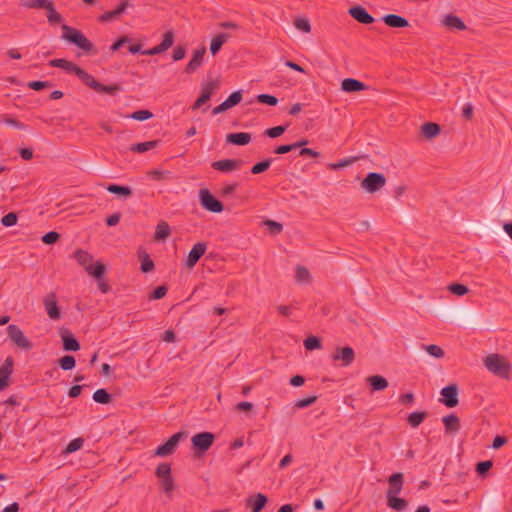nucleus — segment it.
Masks as SVG:
<instances>
[{
    "mask_svg": "<svg viewBox=\"0 0 512 512\" xmlns=\"http://www.w3.org/2000/svg\"><path fill=\"white\" fill-rule=\"evenodd\" d=\"M486 369L492 374L508 378L511 370V365L506 357L499 354H490L484 359Z\"/></svg>",
    "mask_w": 512,
    "mask_h": 512,
    "instance_id": "1",
    "label": "nucleus"
},
{
    "mask_svg": "<svg viewBox=\"0 0 512 512\" xmlns=\"http://www.w3.org/2000/svg\"><path fill=\"white\" fill-rule=\"evenodd\" d=\"M62 30V39L75 44L78 48L87 52L93 49V44L79 30L66 24L62 25Z\"/></svg>",
    "mask_w": 512,
    "mask_h": 512,
    "instance_id": "2",
    "label": "nucleus"
},
{
    "mask_svg": "<svg viewBox=\"0 0 512 512\" xmlns=\"http://www.w3.org/2000/svg\"><path fill=\"white\" fill-rule=\"evenodd\" d=\"M386 185V178L381 173L370 172L361 182V188L367 193H375Z\"/></svg>",
    "mask_w": 512,
    "mask_h": 512,
    "instance_id": "3",
    "label": "nucleus"
},
{
    "mask_svg": "<svg viewBox=\"0 0 512 512\" xmlns=\"http://www.w3.org/2000/svg\"><path fill=\"white\" fill-rule=\"evenodd\" d=\"M8 338L19 348L23 350H30L33 348L32 342L24 335L23 331L15 324L8 325L7 329Z\"/></svg>",
    "mask_w": 512,
    "mask_h": 512,
    "instance_id": "4",
    "label": "nucleus"
},
{
    "mask_svg": "<svg viewBox=\"0 0 512 512\" xmlns=\"http://www.w3.org/2000/svg\"><path fill=\"white\" fill-rule=\"evenodd\" d=\"M199 201L201 206L207 211L213 213H220L223 211L222 203L217 200L208 189H201L199 191Z\"/></svg>",
    "mask_w": 512,
    "mask_h": 512,
    "instance_id": "5",
    "label": "nucleus"
},
{
    "mask_svg": "<svg viewBox=\"0 0 512 512\" xmlns=\"http://www.w3.org/2000/svg\"><path fill=\"white\" fill-rule=\"evenodd\" d=\"M214 439V434L210 432H201L195 434L191 438V443L196 452L203 453L206 452L212 446Z\"/></svg>",
    "mask_w": 512,
    "mask_h": 512,
    "instance_id": "6",
    "label": "nucleus"
},
{
    "mask_svg": "<svg viewBox=\"0 0 512 512\" xmlns=\"http://www.w3.org/2000/svg\"><path fill=\"white\" fill-rule=\"evenodd\" d=\"M183 436V432H177L174 435H172L167 442H165L163 445L157 448L155 455L159 457H166L172 454L179 445L180 440L183 438Z\"/></svg>",
    "mask_w": 512,
    "mask_h": 512,
    "instance_id": "7",
    "label": "nucleus"
},
{
    "mask_svg": "<svg viewBox=\"0 0 512 512\" xmlns=\"http://www.w3.org/2000/svg\"><path fill=\"white\" fill-rule=\"evenodd\" d=\"M333 361H340L342 366H349L355 359L354 350L349 347H338L331 356Z\"/></svg>",
    "mask_w": 512,
    "mask_h": 512,
    "instance_id": "8",
    "label": "nucleus"
},
{
    "mask_svg": "<svg viewBox=\"0 0 512 512\" xmlns=\"http://www.w3.org/2000/svg\"><path fill=\"white\" fill-rule=\"evenodd\" d=\"M440 394L442 396L441 402L446 407L452 408L458 404V388L455 384L442 388Z\"/></svg>",
    "mask_w": 512,
    "mask_h": 512,
    "instance_id": "9",
    "label": "nucleus"
},
{
    "mask_svg": "<svg viewBox=\"0 0 512 512\" xmlns=\"http://www.w3.org/2000/svg\"><path fill=\"white\" fill-rule=\"evenodd\" d=\"M45 311L51 320H59L61 313L57 305L56 295L54 293L47 294L43 299Z\"/></svg>",
    "mask_w": 512,
    "mask_h": 512,
    "instance_id": "10",
    "label": "nucleus"
},
{
    "mask_svg": "<svg viewBox=\"0 0 512 512\" xmlns=\"http://www.w3.org/2000/svg\"><path fill=\"white\" fill-rule=\"evenodd\" d=\"M206 244L202 242L196 243L192 249L190 250L187 259L186 266L189 268H193L199 259L204 255L206 251Z\"/></svg>",
    "mask_w": 512,
    "mask_h": 512,
    "instance_id": "11",
    "label": "nucleus"
},
{
    "mask_svg": "<svg viewBox=\"0 0 512 512\" xmlns=\"http://www.w3.org/2000/svg\"><path fill=\"white\" fill-rule=\"evenodd\" d=\"M267 501L268 499L263 493H256L246 499V506L251 509V512H261Z\"/></svg>",
    "mask_w": 512,
    "mask_h": 512,
    "instance_id": "12",
    "label": "nucleus"
},
{
    "mask_svg": "<svg viewBox=\"0 0 512 512\" xmlns=\"http://www.w3.org/2000/svg\"><path fill=\"white\" fill-rule=\"evenodd\" d=\"M129 6L130 4L128 3V1L124 0L117 6L116 9L107 11L104 14H102L99 17V20L101 22H112L119 18L122 14H124Z\"/></svg>",
    "mask_w": 512,
    "mask_h": 512,
    "instance_id": "13",
    "label": "nucleus"
},
{
    "mask_svg": "<svg viewBox=\"0 0 512 512\" xmlns=\"http://www.w3.org/2000/svg\"><path fill=\"white\" fill-rule=\"evenodd\" d=\"M205 53V47H201L200 49L194 51L192 58L190 59L189 63L185 68V72L192 73L195 70H197L203 64Z\"/></svg>",
    "mask_w": 512,
    "mask_h": 512,
    "instance_id": "14",
    "label": "nucleus"
},
{
    "mask_svg": "<svg viewBox=\"0 0 512 512\" xmlns=\"http://www.w3.org/2000/svg\"><path fill=\"white\" fill-rule=\"evenodd\" d=\"M212 167L220 172H232L240 167V161L233 159H223L212 163Z\"/></svg>",
    "mask_w": 512,
    "mask_h": 512,
    "instance_id": "15",
    "label": "nucleus"
},
{
    "mask_svg": "<svg viewBox=\"0 0 512 512\" xmlns=\"http://www.w3.org/2000/svg\"><path fill=\"white\" fill-rule=\"evenodd\" d=\"M389 489L386 495H399L403 487V474L395 473L388 479Z\"/></svg>",
    "mask_w": 512,
    "mask_h": 512,
    "instance_id": "16",
    "label": "nucleus"
},
{
    "mask_svg": "<svg viewBox=\"0 0 512 512\" xmlns=\"http://www.w3.org/2000/svg\"><path fill=\"white\" fill-rule=\"evenodd\" d=\"M349 14L358 22L362 24H371L374 18L361 6L352 7L349 10Z\"/></svg>",
    "mask_w": 512,
    "mask_h": 512,
    "instance_id": "17",
    "label": "nucleus"
},
{
    "mask_svg": "<svg viewBox=\"0 0 512 512\" xmlns=\"http://www.w3.org/2000/svg\"><path fill=\"white\" fill-rule=\"evenodd\" d=\"M63 341V348L66 351H77L80 349V345L76 338L67 330L61 333Z\"/></svg>",
    "mask_w": 512,
    "mask_h": 512,
    "instance_id": "18",
    "label": "nucleus"
},
{
    "mask_svg": "<svg viewBox=\"0 0 512 512\" xmlns=\"http://www.w3.org/2000/svg\"><path fill=\"white\" fill-rule=\"evenodd\" d=\"M383 21L386 25L392 28H403L409 25L406 18L396 14H388L384 16Z\"/></svg>",
    "mask_w": 512,
    "mask_h": 512,
    "instance_id": "19",
    "label": "nucleus"
},
{
    "mask_svg": "<svg viewBox=\"0 0 512 512\" xmlns=\"http://www.w3.org/2000/svg\"><path fill=\"white\" fill-rule=\"evenodd\" d=\"M341 88L343 91L350 93L364 90L365 85L363 82L357 79L346 78L342 81Z\"/></svg>",
    "mask_w": 512,
    "mask_h": 512,
    "instance_id": "20",
    "label": "nucleus"
},
{
    "mask_svg": "<svg viewBox=\"0 0 512 512\" xmlns=\"http://www.w3.org/2000/svg\"><path fill=\"white\" fill-rule=\"evenodd\" d=\"M226 140L231 144L243 146L251 141V136L245 132L231 133L227 135Z\"/></svg>",
    "mask_w": 512,
    "mask_h": 512,
    "instance_id": "21",
    "label": "nucleus"
},
{
    "mask_svg": "<svg viewBox=\"0 0 512 512\" xmlns=\"http://www.w3.org/2000/svg\"><path fill=\"white\" fill-rule=\"evenodd\" d=\"M50 65L52 67H59L65 70L68 73H73L76 75L77 70H79V66L74 64L73 62L67 61L65 59H53L50 61Z\"/></svg>",
    "mask_w": 512,
    "mask_h": 512,
    "instance_id": "22",
    "label": "nucleus"
},
{
    "mask_svg": "<svg viewBox=\"0 0 512 512\" xmlns=\"http://www.w3.org/2000/svg\"><path fill=\"white\" fill-rule=\"evenodd\" d=\"M230 38V35L227 33H219L214 36L210 43V52L215 55L219 52L222 45Z\"/></svg>",
    "mask_w": 512,
    "mask_h": 512,
    "instance_id": "23",
    "label": "nucleus"
},
{
    "mask_svg": "<svg viewBox=\"0 0 512 512\" xmlns=\"http://www.w3.org/2000/svg\"><path fill=\"white\" fill-rule=\"evenodd\" d=\"M295 280L299 284H308L311 282V274L309 270L302 266L297 265L295 268Z\"/></svg>",
    "mask_w": 512,
    "mask_h": 512,
    "instance_id": "24",
    "label": "nucleus"
},
{
    "mask_svg": "<svg viewBox=\"0 0 512 512\" xmlns=\"http://www.w3.org/2000/svg\"><path fill=\"white\" fill-rule=\"evenodd\" d=\"M387 505L393 510L403 511L407 507L406 500L399 498L398 495H386Z\"/></svg>",
    "mask_w": 512,
    "mask_h": 512,
    "instance_id": "25",
    "label": "nucleus"
},
{
    "mask_svg": "<svg viewBox=\"0 0 512 512\" xmlns=\"http://www.w3.org/2000/svg\"><path fill=\"white\" fill-rule=\"evenodd\" d=\"M85 271L96 280H100L104 276L105 266L100 261H96L90 264Z\"/></svg>",
    "mask_w": 512,
    "mask_h": 512,
    "instance_id": "26",
    "label": "nucleus"
},
{
    "mask_svg": "<svg viewBox=\"0 0 512 512\" xmlns=\"http://www.w3.org/2000/svg\"><path fill=\"white\" fill-rule=\"evenodd\" d=\"M74 258L79 265L84 267L85 270L93 263V256L89 252L81 249L75 251Z\"/></svg>",
    "mask_w": 512,
    "mask_h": 512,
    "instance_id": "27",
    "label": "nucleus"
},
{
    "mask_svg": "<svg viewBox=\"0 0 512 512\" xmlns=\"http://www.w3.org/2000/svg\"><path fill=\"white\" fill-rule=\"evenodd\" d=\"M53 3L50 0H30L22 1L20 5L28 9H45L47 10Z\"/></svg>",
    "mask_w": 512,
    "mask_h": 512,
    "instance_id": "28",
    "label": "nucleus"
},
{
    "mask_svg": "<svg viewBox=\"0 0 512 512\" xmlns=\"http://www.w3.org/2000/svg\"><path fill=\"white\" fill-rule=\"evenodd\" d=\"M76 76L80 80H82L87 86H89L93 90H96L99 81H97L91 74L87 73L82 68H79V70H77Z\"/></svg>",
    "mask_w": 512,
    "mask_h": 512,
    "instance_id": "29",
    "label": "nucleus"
},
{
    "mask_svg": "<svg viewBox=\"0 0 512 512\" xmlns=\"http://www.w3.org/2000/svg\"><path fill=\"white\" fill-rule=\"evenodd\" d=\"M440 132V127L436 123L428 122L422 125L421 133L424 137L431 139L436 137Z\"/></svg>",
    "mask_w": 512,
    "mask_h": 512,
    "instance_id": "30",
    "label": "nucleus"
},
{
    "mask_svg": "<svg viewBox=\"0 0 512 512\" xmlns=\"http://www.w3.org/2000/svg\"><path fill=\"white\" fill-rule=\"evenodd\" d=\"M367 381L371 385L373 391H381L388 386L387 380L379 375L370 376L367 378Z\"/></svg>",
    "mask_w": 512,
    "mask_h": 512,
    "instance_id": "31",
    "label": "nucleus"
},
{
    "mask_svg": "<svg viewBox=\"0 0 512 512\" xmlns=\"http://www.w3.org/2000/svg\"><path fill=\"white\" fill-rule=\"evenodd\" d=\"M442 421L445 425V429L447 432H456L459 430V419L456 415L450 414L444 416Z\"/></svg>",
    "mask_w": 512,
    "mask_h": 512,
    "instance_id": "32",
    "label": "nucleus"
},
{
    "mask_svg": "<svg viewBox=\"0 0 512 512\" xmlns=\"http://www.w3.org/2000/svg\"><path fill=\"white\" fill-rule=\"evenodd\" d=\"M443 23L448 28L455 29V30H463L465 28L464 22L459 17L454 16V15H447L444 18Z\"/></svg>",
    "mask_w": 512,
    "mask_h": 512,
    "instance_id": "33",
    "label": "nucleus"
},
{
    "mask_svg": "<svg viewBox=\"0 0 512 512\" xmlns=\"http://www.w3.org/2000/svg\"><path fill=\"white\" fill-rule=\"evenodd\" d=\"M170 227L167 222L161 221L158 223L155 231L156 240H165L170 235Z\"/></svg>",
    "mask_w": 512,
    "mask_h": 512,
    "instance_id": "34",
    "label": "nucleus"
},
{
    "mask_svg": "<svg viewBox=\"0 0 512 512\" xmlns=\"http://www.w3.org/2000/svg\"><path fill=\"white\" fill-rule=\"evenodd\" d=\"M157 141H147L138 144H134L130 147V150L136 153H145L157 146Z\"/></svg>",
    "mask_w": 512,
    "mask_h": 512,
    "instance_id": "35",
    "label": "nucleus"
},
{
    "mask_svg": "<svg viewBox=\"0 0 512 512\" xmlns=\"http://www.w3.org/2000/svg\"><path fill=\"white\" fill-rule=\"evenodd\" d=\"M106 189L110 193H113V194H116L119 196H123V197L130 196L131 192H132L128 186H120V185H116V184H110L107 186Z\"/></svg>",
    "mask_w": 512,
    "mask_h": 512,
    "instance_id": "36",
    "label": "nucleus"
},
{
    "mask_svg": "<svg viewBox=\"0 0 512 512\" xmlns=\"http://www.w3.org/2000/svg\"><path fill=\"white\" fill-rule=\"evenodd\" d=\"M14 361L12 357H7L4 364L0 367V376L9 381L13 372Z\"/></svg>",
    "mask_w": 512,
    "mask_h": 512,
    "instance_id": "37",
    "label": "nucleus"
},
{
    "mask_svg": "<svg viewBox=\"0 0 512 512\" xmlns=\"http://www.w3.org/2000/svg\"><path fill=\"white\" fill-rule=\"evenodd\" d=\"M148 176L151 180L154 181H162V180H168L171 178V172L167 170H152L148 173Z\"/></svg>",
    "mask_w": 512,
    "mask_h": 512,
    "instance_id": "38",
    "label": "nucleus"
},
{
    "mask_svg": "<svg viewBox=\"0 0 512 512\" xmlns=\"http://www.w3.org/2000/svg\"><path fill=\"white\" fill-rule=\"evenodd\" d=\"M47 20L50 24H57L63 21V17L57 12L54 4H52L47 10Z\"/></svg>",
    "mask_w": 512,
    "mask_h": 512,
    "instance_id": "39",
    "label": "nucleus"
},
{
    "mask_svg": "<svg viewBox=\"0 0 512 512\" xmlns=\"http://www.w3.org/2000/svg\"><path fill=\"white\" fill-rule=\"evenodd\" d=\"M110 399L111 396L105 389H98L93 393V400L96 403L107 404Z\"/></svg>",
    "mask_w": 512,
    "mask_h": 512,
    "instance_id": "40",
    "label": "nucleus"
},
{
    "mask_svg": "<svg viewBox=\"0 0 512 512\" xmlns=\"http://www.w3.org/2000/svg\"><path fill=\"white\" fill-rule=\"evenodd\" d=\"M84 440L82 438H75L72 441L69 442V444L66 446L64 450V454H71L78 450H80L83 447Z\"/></svg>",
    "mask_w": 512,
    "mask_h": 512,
    "instance_id": "41",
    "label": "nucleus"
},
{
    "mask_svg": "<svg viewBox=\"0 0 512 512\" xmlns=\"http://www.w3.org/2000/svg\"><path fill=\"white\" fill-rule=\"evenodd\" d=\"M304 347L308 351H313L316 349H321L322 344H321L319 338H317L316 336H310L304 340Z\"/></svg>",
    "mask_w": 512,
    "mask_h": 512,
    "instance_id": "42",
    "label": "nucleus"
},
{
    "mask_svg": "<svg viewBox=\"0 0 512 512\" xmlns=\"http://www.w3.org/2000/svg\"><path fill=\"white\" fill-rule=\"evenodd\" d=\"M423 349L434 358H442L444 356V351L442 348L435 344L423 345Z\"/></svg>",
    "mask_w": 512,
    "mask_h": 512,
    "instance_id": "43",
    "label": "nucleus"
},
{
    "mask_svg": "<svg viewBox=\"0 0 512 512\" xmlns=\"http://www.w3.org/2000/svg\"><path fill=\"white\" fill-rule=\"evenodd\" d=\"M294 25L299 31L303 33H309L311 31V24L305 17L297 18L294 22Z\"/></svg>",
    "mask_w": 512,
    "mask_h": 512,
    "instance_id": "44",
    "label": "nucleus"
},
{
    "mask_svg": "<svg viewBox=\"0 0 512 512\" xmlns=\"http://www.w3.org/2000/svg\"><path fill=\"white\" fill-rule=\"evenodd\" d=\"M425 418V413L423 412H413L408 417V422L412 427H418Z\"/></svg>",
    "mask_w": 512,
    "mask_h": 512,
    "instance_id": "45",
    "label": "nucleus"
},
{
    "mask_svg": "<svg viewBox=\"0 0 512 512\" xmlns=\"http://www.w3.org/2000/svg\"><path fill=\"white\" fill-rule=\"evenodd\" d=\"M159 480H160V487L163 490V492L166 494H170L175 487L173 478L166 477V478H162Z\"/></svg>",
    "mask_w": 512,
    "mask_h": 512,
    "instance_id": "46",
    "label": "nucleus"
},
{
    "mask_svg": "<svg viewBox=\"0 0 512 512\" xmlns=\"http://www.w3.org/2000/svg\"><path fill=\"white\" fill-rule=\"evenodd\" d=\"M174 42V35L172 31H167L164 36L162 42L159 44L161 49L165 52L168 50Z\"/></svg>",
    "mask_w": 512,
    "mask_h": 512,
    "instance_id": "47",
    "label": "nucleus"
},
{
    "mask_svg": "<svg viewBox=\"0 0 512 512\" xmlns=\"http://www.w3.org/2000/svg\"><path fill=\"white\" fill-rule=\"evenodd\" d=\"M271 163H272V159H266L262 162L256 163L252 167L251 172L253 174H260V173L266 171L270 167Z\"/></svg>",
    "mask_w": 512,
    "mask_h": 512,
    "instance_id": "48",
    "label": "nucleus"
},
{
    "mask_svg": "<svg viewBox=\"0 0 512 512\" xmlns=\"http://www.w3.org/2000/svg\"><path fill=\"white\" fill-rule=\"evenodd\" d=\"M257 101L263 104H267L269 106H275L278 103V99L269 94H259L256 97Z\"/></svg>",
    "mask_w": 512,
    "mask_h": 512,
    "instance_id": "49",
    "label": "nucleus"
},
{
    "mask_svg": "<svg viewBox=\"0 0 512 512\" xmlns=\"http://www.w3.org/2000/svg\"><path fill=\"white\" fill-rule=\"evenodd\" d=\"M156 475L159 479L171 477V467L167 463L160 464L156 469Z\"/></svg>",
    "mask_w": 512,
    "mask_h": 512,
    "instance_id": "50",
    "label": "nucleus"
},
{
    "mask_svg": "<svg viewBox=\"0 0 512 512\" xmlns=\"http://www.w3.org/2000/svg\"><path fill=\"white\" fill-rule=\"evenodd\" d=\"M141 257V270L144 272V273H147V272H150L153 270L154 268V263L153 261L149 258V256L147 254H143V255H140Z\"/></svg>",
    "mask_w": 512,
    "mask_h": 512,
    "instance_id": "51",
    "label": "nucleus"
},
{
    "mask_svg": "<svg viewBox=\"0 0 512 512\" xmlns=\"http://www.w3.org/2000/svg\"><path fill=\"white\" fill-rule=\"evenodd\" d=\"M120 90V86L117 84L113 85H103L99 82L95 91L100 93L114 94L115 92Z\"/></svg>",
    "mask_w": 512,
    "mask_h": 512,
    "instance_id": "52",
    "label": "nucleus"
},
{
    "mask_svg": "<svg viewBox=\"0 0 512 512\" xmlns=\"http://www.w3.org/2000/svg\"><path fill=\"white\" fill-rule=\"evenodd\" d=\"M60 367L63 370H71L75 367V359L71 355H66L60 359Z\"/></svg>",
    "mask_w": 512,
    "mask_h": 512,
    "instance_id": "53",
    "label": "nucleus"
},
{
    "mask_svg": "<svg viewBox=\"0 0 512 512\" xmlns=\"http://www.w3.org/2000/svg\"><path fill=\"white\" fill-rule=\"evenodd\" d=\"M129 117L137 121H145L152 117V113L148 110H138L133 112Z\"/></svg>",
    "mask_w": 512,
    "mask_h": 512,
    "instance_id": "54",
    "label": "nucleus"
},
{
    "mask_svg": "<svg viewBox=\"0 0 512 512\" xmlns=\"http://www.w3.org/2000/svg\"><path fill=\"white\" fill-rule=\"evenodd\" d=\"M449 291L457 296H463L465 295L467 292H468V288L467 286L463 285V284H458V283H455V284H451L449 287H448Z\"/></svg>",
    "mask_w": 512,
    "mask_h": 512,
    "instance_id": "55",
    "label": "nucleus"
},
{
    "mask_svg": "<svg viewBox=\"0 0 512 512\" xmlns=\"http://www.w3.org/2000/svg\"><path fill=\"white\" fill-rule=\"evenodd\" d=\"M1 223L5 227H12L17 223V215L13 212H10L2 218Z\"/></svg>",
    "mask_w": 512,
    "mask_h": 512,
    "instance_id": "56",
    "label": "nucleus"
},
{
    "mask_svg": "<svg viewBox=\"0 0 512 512\" xmlns=\"http://www.w3.org/2000/svg\"><path fill=\"white\" fill-rule=\"evenodd\" d=\"M216 88H217V84L215 82L211 81V82H208V83L202 85L201 93L203 95H206L208 97V99H210V97L212 96V94L214 93Z\"/></svg>",
    "mask_w": 512,
    "mask_h": 512,
    "instance_id": "57",
    "label": "nucleus"
},
{
    "mask_svg": "<svg viewBox=\"0 0 512 512\" xmlns=\"http://www.w3.org/2000/svg\"><path fill=\"white\" fill-rule=\"evenodd\" d=\"M286 130V127L284 126H276L269 128L265 131V134L270 138H277L281 136Z\"/></svg>",
    "mask_w": 512,
    "mask_h": 512,
    "instance_id": "58",
    "label": "nucleus"
},
{
    "mask_svg": "<svg viewBox=\"0 0 512 512\" xmlns=\"http://www.w3.org/2000/svg\"><path fill=\"white\" fill-rule=\"evenodd\" d=\"M242 100V93L241 91H235L233 92L227 99L226 101L229 103L230 107H234L236 106L237 104H239Z\"/></svg>",
    "mask_w": 512,
    "mask_h": 512,
    "instance_id": "59",
    "label": "nucleus"
},
{
    "mask_svg": "<svg viewBox=\"0 0 512 512\" xmlns=\"http://www.w3.org/2000/svg\"><path fill=\"white\" fill-rule=\"evenodd\" d=\"M315 401H316V397H315V396H310V397L305 398V399L297 400V401L295 402V407H296V408H299V409H302V408H305V407L310 406V405H311V404H313Z\"/></svg>",
    "mask_w": 512,
    "mask_h": 512,
    "instance_id": "60",
    "label": "nucleus"
},
{
    "mask_svg": "<svg viewBox=\"0 0 512 512\" xmlns=\"http://www.w3.org/2000/svg\"><path fill=\"white\" fill-rule=\"evenodd\" d=\"M264 225L268 227L273 233L277 234L282 231V225L276 221L273 220H266L264 221Z\"/></svg>",
    "mask_w": 512,
    "mask_h": 512,
    "instance_id": "61",
    "label": "nucleus"
},
{
    "mask_svg": "<svg viewBox=\"0 0 512 512\" xmlns=\"http://www.w3.org/2000/svg\"><path fill=\"white\" fill-rule=\"evenodd\" d=\"M58 238H59V234L55 231H51V232L46 233L42 237V241L45 244H54L58 240Z\"/></svg>",
    "mask_w": 512,
    "mask_h": 512,
    "instance_id": "62",
    "label": "nucleus"
},
{
    "mask_svg": "<svg viewBox=\"0 0 512 512\" xmlns=\"http://www.w3.org/2000/svg\"><path fill=\"white\" fill-rule=\"evenodd\" d=\"M492 461H482L477 464L476 471L478 474L483 475L485 474L491 467H492Z\"/></svg>",
    "mask_w": 512,
    "mask_h": 512,
    "instance_id": "63",
    "label": "nucleus"
},
{
    "mask_svg": "<svg viewBox=\"0 0 512 512\" xmlns=\"http://www.w3.org/2000/svg\"><path fill=\"white\" fill-rule=\"evenodd\" d=\"M186 50L183 46H177L173 51V60L180 61L185 57Z\"/></svg>",
    "mask_w": 512,
    "mask_h": 512,
    "instance_id": "64",
    "label": "nucleus"
}]
</instances>
